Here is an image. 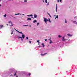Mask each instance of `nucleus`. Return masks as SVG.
Segmentation results:
<instances>
[{
	"label": "nucleus",
	"mask_w": 77,
	"mask_h": 77,
	"mask_svg": "<svg viewBox=\"0 0 77 77\" xmlns=\"http://www.w3.org/2000/svg\"><path fill=\"white\" fill-rule=\"evenodd\" d=\"M15 71V69L14 68H10L9 69V71L8 72L7 71H5L4 72L3 74L2 77H6L7 75H8L9 74L14 72Z\"/></svg>",
	"instance_id": "obj_1"
},
{
	"label": "nucleus",
	"mask_w": 77,
	"mask_h": 77,
	"mask_svg": "<svg viewBox=\"0 0 77 77\" xmlns=\"http://www.w3.org/2000/svg\"><path fill=\"white\" fill-rule=\"evenodd\" d=\"M22 37L18 36L17 38H18V39H20V38H21V40L22 41H23V39H24V38H25V37H26V36H25V35L24 34L22 35Z\"/></svg>",
	"instance_id": "obj_2"
},
{
	"label": "nucleus",
	"mask_w": 77,
	"mask_h": 77,
	"mask_svg": "<svg viewBox=\"0 0 77 77\" xmlns=\"http://www.w3.org/2000/svg\"><path fill=\"white\" fill-rule=\"evenodd\" d=\"M8 23H9L10 26L11 27H12L13 26V23H12V22L11 21H9L8 22Z\"/></svg>",
	"instance_id": "obj_3"
},
{
	"label": "nucleus",
	"mask_w": 77,
	"mask_h": 77,
	"mask_svg": "<svg viewBox=\"0 0 77 77\" xmlns=\"http://www.w3.org/2000/svg\"><path fill=\"white\" fill-rule=\"evenodd\" d=\"M65 36H66V35H64V36H63V39L62 40L63 41H66V39H65Z\"/></svg>",
	"instance_id": "obj_4"
},
{
	"label": "nucleus",
	"mask_w": 77,
	"mask_h": 77,
	"mask_svg": "<svg viewBox=\"0 0 77 77\" xmlns=\"http://www.w3.org/2000/svg\"><path fill=\"white\" fill-rule=\"evenodd\" d=\"M72 23L73 24H76V25H77V22H76V21H72Z\"/></svg>",
	"instance_id": "obj_5"
},
{
	"label": "nucleus",
	"mask_w": 77,
	"mask_h": 77,
	"mask_svg": "<svg viewBox=\"0 0 77 77\" xmlns=\"http://www.w3.org/2000/svg\"><path fill=\"white\" fill-rule=\"evenodd\" d=\"M46 54H47V53H45L44 54H41V56H45V55Z\"/></svg>",
	"instance_id": "obj_6"
},
{
	"label": "nucleus",
	"mask_w": 77,
	"mask_h": 77,
	"mask_svg": "<svg viewBox=\"0 0 77 77\" xmlns=\"http://www.w3.org/2000/svg\"><path fill=\"white\" fill-rule=\"evenodd\" d=\"M16 32H18V33H20V34H23V33L22 32H20L19 31H18V30H16Z\"/></svg>",
	"instance_id": "obj_7"
},
{
	"label": "nucleus",
	"mask_w": 77,
	"mask_h": 77,
	"mask_svg": "<svg viewBox=\"0 0 77 77\" xmlns=\"http://www.w3.org/2000/svg\"><path fill=\"white\" fill-rule=\"evenodd\" d=\"M44 21L45 23H46V24H47V21H48V20H44Z\"/></svg>",
	"instance_id": "obj_8"
},
{
	"label": "nucleus",
	"mask_w": 77,
	"mask_h": 77,
	"mask_svg": "<svg viewBox=\"0 0 77 77\" xmlns=\"http://www.w3.org/2000/svg\"><path fill=\"white\" fill-rule=\"evenodd\" d=\"M2 27H3V25H0V29H1L2 28Z\"/></svg>",
	"instance_id": "obj_9"
},
{
	"label": "nucleus",
	"mask_w": 77,
	"mask_h": 77,
	"mask_svg": "<svg viewBox=\"0 0 77 77\" xmlns=\"http://www.w3.org/2000/svg\"><path fill=\"white\" fill-rule=\"evenodd\" d=\"M34 17L35 18H37V15L36 14L34 15Z\"/></svg>",
	"instance_id": "obj_10"
},
{
	"label": "nucleus",
	"mask_w": 77,
	"mask_h": 77,
	"mask_svg": "<svg viewBox=\"0 0 77 77\" xmlns=\"http://www.w3.org/2000/svg\"><path fill=\"white\" fill-rule=\"evenodd\" d=\"M17 71H16L15 72V73L14 74V75L15 76V75H17Z\"/></svg>",
	"instance_id": "obj_11"
},
{
	"label": "nucleus",
	"mask_w": 77,
	"mask_h": 77,
	"mask_svg": "<svg viewBox=\"0 0 77 77\" xmlns=\"http://www.w3.org/2000/svg\"><path fill=\"white\" fill-rule=\"evenodd\" d=\"M42 45L43 46V47H45V45H44V43H42Z\"/></svg>",
	"instance_id": "obj_12"
},
{
	"label": "nucleus",
	"mask_w": 77,
	"mask_h": 77,
	"mask_svg": "<svg viewBox=\"0 0 77 77\" xmlns=\"http://www.w3.org/2000/svg\"><path fill=\"white\" fill-rule=\"evenodd\" d=\"M37 21L36 20H35L34 21H33V23H36Z\"/></svg>",
	"instance_id": "obj_13"
},
{
	"label": "nucleus",
	"mask_w": 77,
	"mask_h": 77,
	"mask_svg": "<svg viewBox=\"0 0 77 77\" xmlns=\"http://www.w3.org/2000/svg\"><path fill=\"white\" fill-rule=\"evenodd\" d=\"M67 35L69 36H72V35H70V34H68Z\"/></svg>",
	"instance_id": "obj_14"
},
{
	"label": "nucleus",
	"mask_w": 77,
	"mask_h": 77,
	"mask_svg": "<svg viewBox=\"0 0 77 77\" xmlns=\"http://www.w3.org/2000/svg\"><path fill=\"white\" fill-rule=\"evenodd\" d=\"M50 42H49L50 44H52V43H53V42L51 41V40H50Z\"/></svg>",
	"instance_id": "obj_15"
},
{
	"label": "nucleus",
	"mask_w": 77,
	"mask_h": 77,
	"mask_svg": "<svg viewBox=\"0 0 77 77\" xmlns=\"http://www.w3.org/2000/svg\"><path fill=\"white\" fill-rule=\"evenodd\" d=\"M33 16V15H32V14L29 15H27V16L28 17H30V16Z\"/></svg>",
	"instance_id": "obj_16"
},
{
	"label": "nucleus",
	"mask_w": 77,
	"mask_h": 77,
	"mask_svg": "<svg viewBox=\"0 0 77 77\" xmlns=\"http://www.w3.org/2000/svg\"><path fill=\"white\" fill-rule=\"evenodd\" d=\"M58 37L59 38H62V36L60 35H58Z\"/></svg>",
	"instance_id": "obj_17"
},
{
	"label": "nucleus",
	"mask_w": 77,
	"mask_h": 77,
	"mask_svg": "<svg viewBox=\"0 0 77 77\" xmlns=\"http://www.w3.org/2000/svg\"><path fill=\"white\" fill-rule=\"evenodd\" d=\"M23 26H29V25H23Z\"/></svg>",
	"instance_id": "obj_18"
},
{
	"label": "nucleus",
	"mask_w": 77,
	"mask_h": 77,
	"mask_svg": "<svg viewBox=\"0 0 77 77\" xmlns=\"http://www.w3.org/2000/svg\"><path fill=\"white\" fill-rule=\"evenodd\" d=\"M48 20V21L49 23H51V20Z\"/></svg>",
	"instance_id": "obj_19"
},
{
	"label": "nucleus",
	"mask_w": 77,
	"mask_h": 77,
	"mask_svg": "<svg viewBox=\"0 0 77 77\" xmlns=\"http://www.w3.org/2000/svg\"><path fill=\"white\" fill-rule=\"evenodd\" d=\"M48 15H49V16L50 17H51V15H50V14H49V13H48Z\"/></svg>",
	"instance_id": "obj_20"
},
{
	"label": "nucleus",
	"mask_w": 77,
	"mask_h": 77,
	"mask_svg": "<svg viewBox=\"0 0 77 77\" xmlns=\"http://www.w3.org/2000/svg\"><path fill=\"white\" fill-rule=\"evenodd\" d=\"M15 15H19V14H15Z\"/></svg>",
	"instance_id": "obj_21"
},
{
	"label": "nucleus",
	"mask_w": 77,
	"mask_h": 77,
	"mask_svg": "<svg viewBox=\"0 0 77 77\" xmlns=\"http://www.w3.org/2000/svg\"><path fill=\"white\" fill-rule=\"evenodd\" d=\"M4 16L5 17H6V14H5V15H4Z\"/></svg>",
	"instance_id": "obj_22"
},
{
	"label": "nucleus",
	"mask_w": 77,
	"mask_h": 77,
	"mask_svg": "<svg viewBox=\"0 0 77 77\" xmlns=\"http://www.w3.org/2000/svg\"><path fill=\"white\" fill-rule=\"evenodd\" d=\"M12 31V32L11 33V35H12V34H13V31Z\"/></svg>",
	"instance_id": "obj_23"
},
{
	"label": "nucleus",
	"mask_w": 77,
	"mask_h": 77,
	"mask_svg": "<svg viewBox=\"0 0 77 77\" xmlns=\"http://www.w3.org/2000/svg\"><path fill=\"white\" fill-rule=\"evenodd\" d=\"M29 44H31V43H32V42L30 41H29Z\"/></svg>",
	"instance_id": "obj_24"
},
{
	"label": "nucleus",
	"mask_w": 77,
	"mask_h": 77,
	"mask_svg": "<svg viewBox=\"0 0 77 77\" xmlns=\"http://www.w3.org/2000/svg\"><path fill=\"white\" fill-rule=\"evenodd\" d=\"M31 18H28V19H27V20H31Z\"/></svg>",
	"instance_id": "obj_25"
},
{
	"label": "nucleus",
	"mask_w": 77,
	"mask_h": 77,
	"mask_svg": "<svg viewBox=\"0 0 77 77\" xmlns=\"http://www.w3.org/2000/svg\"><path fill=\"white\" fill-rule=\"evenodd\" d=\"M45 2L46 3H47V0H45Z\"/></svg>",
	"instance_id": "obj_26"
},
{
	"label": "nucleus",
	"mask_w": 77,
	"mask_h": 77,
	"mask_svg": "<svg viewBox=\"0 0 77 77\" xmlns=\"http://www.w3.org/2000/svg\"><path fill=\"white\" fill-rule=\"evenodd\" d=\"M39 23H37V26H38V25H39Z\"/></svg>",
	"instance_id": "obj_27"
},
{
	"label": "nucleus",
	"mask_w": 77,
	"mask_h": 77,
	"mask_svg": "<svg viewBox=\"0 0 77 77\" xmlns=\"http://www.w3.org/2000/svg\"><path fill=\"white\" fill-rule=\"evenodd\" d=\"M26 39H29V38L28 37H26Z\"/></svg>",
	"instance_id": "obj_28"
},
{
	"label": "nucleus",
	"mask_w": 77,
	"mask_h": 77,
	"mask_svg": "<svg viewBox=\"0 0 77 77\" xmlns=\"http://www.w3.org/2000/svg\"><path fill=\"white\" fill-rule=\"evenodd\" d=\"M67 23V21L65 20V23Z\"/></svg>",
	"instance_id": "obj_29"
},
{
	"label": "nucleus",
	"mask_w": 77,
	"mask_h": 77,
	"mask_svg": "<svg viewBox=\"0 0 77 77\" xmlns=\"http://www.w3.org/2000/svg\"><path fill=\"white\" fill-rule=\"evenodd\" d=\"M40 44H41V42H38V45H39Z\"/></svg>",
	"instance_id": "obj_30"
},
{
	"label": "nucleus",
	"mask_w": 77,
	"mask_h": 77,
	"mask_svg": "<svg viewBox=\"0 0 77 77\" xmlns=\"http://www.w3.org/2000/svg\"><path fill=\"white\" fill-rule=\"evenodd\" d=\"M28 75H31V74H30V73H29L28 74Z\"/></svg>",
	"instance_id": "obj_31"
},
{
	"label": "nucleus",
	"mask_w": 77,
	"mask_h": 77,
	"mask_svg": "<svg viewBox=\"0 0 77 77\" xmlns=\"http://www.w3.org/2000/svg\"><path fill=\"white\" fill-rule=\"evenodd\" d=\"M38 47H39V48H40V47H42V46H39Z\"/></svg>",
	"instance_id": "obj_32"
},
{
	"label": "nucleus",
	"mask_w": 77,
	"mask_h": 77,
	"mask_svg": "<svg viewBox=\"0 0 77 77\" xmlns=\"http://www.w3.org/2000/svg\"><path fill=\"white\" fill-rule=\"evenodd\" d=\"M27 2V0H25L24 1V2Z\"/></svg>",
	"instance_id": "obj_33"
},
{
	"label": "nucleus",
	"mask_w": 77,
	"mask_h": 77,
	"mask_svg": "<svg viewBox=\"0 0 77 77\" xmlns=\"http://www.w3.org/2000/svg\"><path fill=\"white\" fill-rule=\"evenodd\" d=\"M58 16H57H57H56V18H58Z\"/></svg>",
	"instance_id": "obj_34"
},
{
	"label": "nucleus",
	"mask_w": 77,
	"mask_h": 77,
	"mask_svg": "<svg viewBox=\"0 0 77 77\" xmlns=\"http://www.w3.org/2000/svg\"><path fill=\"white\" fill-rule=\"evenodd\" d=\"M59 1H60V0H57L58 3H59Z\"/></svg>",
	"instance_id": "obj_35"
},
{
	"label": "nucleus",
	"mask_w": 77,
	"mask_h": 77,
	"mask_svg": "<svg viewBox=\"0 0 77 77\" xmlns=\"http://www.w3.org/2000/svg\"><path fill=\"white\" fill-rule=\"evenodd\" d=\"M75 68L76 69H77V66H75Z\"/></svg>",
	"instance_id": "obj_36"
},
{
	"label": "nucleus",
	"mask_w": 77,
	"mask_h": 77,
	"mask_svg": "<svg viewBox=\"0 0 77 77\" xmlns=\"http://www.w3.org/2000/svg\"><path fill=\"white\" fill-rule=\"evenodd\" d=\"M44 20H47L46 18H44Z\"/></svg>",
	"instance_id": "obj_37"
},
{
	"label": "nucleus",
	"mask_w": 77,
	"mask_h": 77,
	"mask_svg": "<svg viewBox=\"0 0 77 77\" xmlns=\"http://www.w3.org/2000/svg\"><path fill=\"white\" fill-rule=\"evenodd\" d=\"M39 40H37V42H39Z\"/></svg>",
	"instance_id": "obj_38"
},
{
	"label": "nucleus",
	"mask_w": 77,
	"mask_h": 77,
	"mask_svg": "<svg viewBox=\"0 0 77 77\" xmlns=\"http://www.w3.org/2000/svg\"><path fill=\"white\" fill-rule=\"evenodd\" d=\"M10 76H12V77H13V75H12V74H11V75H10Z\"/></svg>",
	"instance_id": "obj_39"
},
{
	"label": "nucleus",
	"mask_w": 77,
	"mask_h": 77,
	"mask_svg": "<svg viewBox=\"0 0 77 77\" xmlns=\"http://www.w3.org/2000/svg\"><path fill=\"white\" fill-rule=\"evenodd\" d=\"M57 7H56V10H57Z\"/></svg>",
	"instance_id": "obj_40"
},
{
	"label": "nucleus",
	"mask_w": 77,
	"mask_h": 77,
	"mask_svg": "<svg viewBox=\"0 0 77 77\" xmlns=\"http://www.w3.org/2000/svg\"><path fill=\"white\" fill-rule=\"evenodd\" d=\"M29 26V27H32V26L31 25H29V26Z\"/></svg>",
	"instance_id": "obj_41"
},
{
	"label": "nucleus",
	"mask_w": 77,
	"mask_h": 77,
	"mask_svg": "<svg viewBox=\"0 0 77 77\" xmlns=\"http://www.w3.org/2000/svg\"><path fill=\"white\" fill-rule=\"evenodd\" d=\"M14 30H16V31H17V30L16 29H14Z\"/></svg>",
	"instance_id": "obj_42"
},
{
	"label": "nucleus",
	"mask_w": 77,
	"mask_h": 77,
	"mask_svg": "<svg viewBox=\"0 0 77 77\" xmlns=\"http://www.w3.org/2000/svg\"><path fill=\"white\" fill-rule=\"evenodd\" d=\"M45 41H47V39H45Z\"/></svg>",
	"instance_id": "obj_43"
},
{
	"label": "nucleus",
	"mask_w": 77,
	"mask_h": 77,
	"mask_svg": "<svg viewBox=\"0 0 77 77\" xmlns=\"http://www.w3.org/2000/svg\"><path fill=\"white\" fill-rule=\"evenodd\" d=\"M61 1H62V0H60V2H61Z\"/></svg>",
	"instance_id": "obj_44"
},
{
	"label": "nucleus",
	"mask_w": 77,
	"mask_h": 77,
	"mask_svg": "<svg viewBox=\"0 0 77 77\" xmlns=\"http://www.w3.org/2000/svg\"><path fill=\"white\" fill-rule=\"evenodd\" d=\"M56 7H57V5L56 4Z\"/></svg>",
	"instance_id": "obj_45"
},
{
	"label": "nucleus",
	"mask_w": 77,
	"mask_h": 77,
	"mask_svg": "<svg viewBox=\"0 0 77 77\" xmlns=\"http://www.w3.org/2000/svg\"><path fill=\"white\" fill-rule=\"evenodd\" d=\"M56 12H57V10H56Z\"/></svg>",
	"instance_id": "obj_46"
},
{
	"label": "nucleus",
	"mask_w": 77,
	"mask_h": 77,
	"mask_svg": "<svg viewBox=\"0 0 77 77\" xmlns=\"http://www.w3.org/2000/svg\"><path fill=\"white\" fill-rule=\"evenodd\" d=\"M7 26H9V25L8 24H7Z\"/></svg>",
	"instance_id": "obj_47"
},
{
	"label": "nucleus",
	"mask_w": 77,
	"mask_h": 77,
	"mask_svg": "<svg viewBox=\"0 0 77 77\" xmlns=\"http://www.w3.org/2000/svg\"><path fill=\"white\" fill-rule=\"evenodd\" d=\"M11 0H8V1H11Z\"/></svg>",
	"instance_id": "obj_48"
},
{
	"label": "nucleus",
	"mask_w": 77,
	"mask_h": 77,
	"mask_svg": "<svg viewBox=\"0 0 77 77\" xmlns=\"http://www.w3.org/2000/svg\"><path fill=\"white\" fill-rule=\"evenodd\" d=\"M75 18H76V17H75V20H76L77 19H76Z\"/></svg>",
	"instance_id": "obj_49"
},
{
	"label": "nucleus",
	"mask_w": 77,
	"mask_h": 77,
	"mask_svg": "<svg viewBox=\"0 0 77 77\" xmlns=\"http://www.w3.org/2000/svg\"><path fill=\"white\" fill-rule=\"evenodd\" d=\"M16 77H18V76H16Z\"/></svg>",
	"instance_id": "obj_50"
},
{
	"label": "nucleus",
	"mask_w": 77,
	"mask_h": 77,
	"mask_svg": "<svg viewBox=\"0 0 77 77\" xmlns=\"http://www.w3.org/2000/svg\"><path fill=\"white\" fill-rule=\"evenodd\" d=\"M1 6V5H0V7Z\"/></svg>",
	"instance_id": "obj_51"
},
{
	"label": "nucleus",
	"mask_w": 77,
	"mask_h": 77,
	"mask_svg": "<svg viewBox=\"0 0 77 77\" xmlns=\"http://www.w3.org/2000/svg\"><path fill=\"white\" fill-rule=\"evenodd\" d=\"M30 21H31V20H29Z\"/></svg>",
	"instance_id": "obj_52"
},
{
	"label": "nucleus",
	"mask_w": 77,
	"mask_h": 77,
	"mask_svg": "<svg viewBox=\"0 0 77 77\" xmlns=\"http://www.w3.org/2000/svg\"><path fill=\"white\" fill-rule=\"evenodd\" d=\"M43 2H44V1H43Z\"/></svg>",
	"instance_id": "obj_53"
},
{
	"label": "nucleus",
	"mask_w": 77,
	"mask_h": 77,
	"mask_svg": "<svg viewBox=\"0 0 77 77\" xmlns=\"http://www.w3.org/2000/svg\"><path fill=\"white\" fill-rule=\"evenodd\" d=\"M22 15H24V14H23Z\"/></svg>",
	"instance_id": "obj_54"
},
{
	"label": "nucleus",
	"mask_w": 77,
	"mask_h": 77,
	"mask_svg": "<svg viewBox=\"0 0 77 77\" xmlns=\"http://www.w3.org/2000/svg\"><path fill=\"white\" fill-rule=\"evenodd\" d=\"M66 72H68V71H66Z\"/></svg>",
	"instance_id": "obj_55"
},
{
	"label": "nucleus",
	"mask_w": 77,
	"mask_h": 77,
	"mask_svg": "<svg viewBox=\"0 0 77 77\" xmlns=\"http://www.w3.org/2000/svg\"><path fill=\"white\" fill-rule=\"evenodd\" d=\"M32 17V18H33V17Z\"/></svg>",
	"instance_id": "obj_56"
},
{
	"label": "nucleus",
	"mask_w": 77,
	"mask_h": 77,
	"mask_svg": "<svg viewBox=\"0 0 77 77\" xmlns=\"http://www.w3.org/2000/svg\"><path fill=\"white\" fill-rule=\"evenodd\" d=\"M48 20H50V18H49V19H48Z\"/></svg>",
	"instance_id": "obj_57"
},
{
	"label": "nucleus",
	"mask_w": 77,
	"mask_h": 77,
	"mask_svg": "<svg viewBox=\"0 0 77 77\" xmlns=\"http://www.w3.org/2000/svg\"><path fill=\"white\" fill-rule=\"evenodd\" d=\"M68 44V45H69V44Z\"/></svg>",
	"instance_id": "obj_58"
},
{
	"label": "nucleus",
	"mask_w": 77,
	"mask_h": 77,
	"mask_svg": "<svg viewBox=\"0 0 77 77\" xmlns=\"http://www.w3.org/2000/svg\"><path fill=\"white\" fill-rule=\"evenodd\" d=\"M0 1H2V0H0Z\"/></svg>",
	"instance_id": "obj_59"
}]
</instances>
